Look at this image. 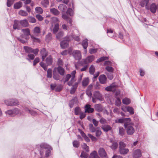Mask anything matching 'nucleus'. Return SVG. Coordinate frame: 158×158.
Masks as SVG:
<instances>
[{"mask_svg": "<svg viewBox=\"0 0 158 158\" xmlns=\"http://www.w3.org/2000/svg\"><path fill=\"white\" fill-rule=\"evenodd\" d=\"M41 149L40 152L41 156L44 155L43 151L45 152V156L46 157L49 156L51 154V150L52 149L50 145L45 143H41L40 145Z\"/></svg>", "mask_w": 158, "mask_h": 158, "instance_id": "1", "label": "nucleus"}, {"mask_svg": "<svg viewBox=\"0 0 158 158\" xmlns=\"http://www.w3.org/2000/svg\"><path fill=\"white\" fill-rule=\"evenodd\" d=\"M23 48L26 52L28 54L32 53L35 56H36L37 55L39 51V50L38 48L34 49L30 47L26 46L24 47Z\"/></svg>", "mask_w": 158, "mask_h": 158, "instance_id": "2", "label": "nucleus"}, {"mask_svg": "<svg viewBox=\"0 0 158 158\" xmlns=\"http://www.w3.org/2000/svg\"><path fill=\"white\" fill-rule=\"evenodd\" d=\"M6 104L8 106H16L19 103V102L17 100L10 99L4 101Z\"/></svg>", "mask_w": 158, "mask_h": 158, "instance_id": "3", "label": "nucleus"}, {"mask_svg": "<svg viewBox=\"0 0 158 158\" xmlns=\"http://www.w3.org/2000/svg\"><path fill=\"white\" fill-rule=\"evenodd\" d=\"M134 124L125 127L127 134L128 135H131L133 134L135 132V129L133 127Z\"/></svg>", "mask_w": 158, "mask_h": 158, "instance_id": "4", "label": "nucleus"}, {"mask_svg": "<svg viewBox=\"0 0 158 158\" xmlns=\"http://www.w3.org/2000/svg\"><path fill=\"white\" fill-rule=\"evenodd\" d=\"M72 55L76 60H79L81 59V52L79 50H75L73 51Z\"/></svg>", "mask_w": 158, "mask_h": 158, "instance_id": "5", "label": "nucleus"}, {"mask_svg": "<svg viewBox=\"0 0 158 158\" xmlns=\"http://www.w3.org/2000/svg\"><path fill=\"white\" fill-rule=\"evenodd\" d=\"M99 155L102 158H108L107 154L105 149L102 148H100L98 151Z\"/></svg>", "mask_w": 158, "mask_h": 158, "instance_id": "6", "label": "nucleus"}, {"mask_svg": "<svg viewBox=\"0 0 158 158\" xmlns=\"http://www.w3.org/2000/svg\"><path fill=\"white\" fill-rule=\"evenodd\" d=\"M117 86L115 83H113L109 86L106 87L105 89L107 91H114L116 90Z\"/></svg>", "mask_w": 158, "mask_h": 158, "instance_id": "7", "label": "nucleus"}, {"mask_svg": "<svg viewBox=\"0 0 158 158\" xmlns=\"http://www.w3.org/2000/svg\"><path fill=\"white\" fill-rule=\"evenodd\" d=\"M76 73V72L75 70L73 71L71 73V74L72 75V78L71 79L70 81L68 83V84L69 86H71L73 83L75 81V77Z\"/></svg>", "mask_w": 158, "mask_h": 158, "instance_id": "8", "label": "nucleus"}, {"mask_svg": "<svg viewBox=\"0 0 158 158\" xmlns=\"http://www.w3.org/2000/svg\"><path fill=\"white\" fill-rule=\"evenodd\" d=\"M121 109L123 111H127L129 112V113L131 114H133L134 113V109L131 107L128 106L125 108L122 107Z\"/></svg>", "mask_w": 158, "mask_h": 158, "instance_id": "9", "label": "nucleus"}, {"mask_svg": "<svg viewBox=\"0 0 158 158\" xmlns=\"http://www.w3.org/2000/svg\"><path fill=\"white\" fill-rule=\"evenodd\" d=\"M149 0H142L140 2L139 5L142 7H145L147 9H149V7L148 6V5L149 3Z\"/></svg>", "mask_w": 158, "mask_h": 158, "instance_id": "10", "label": "nucleus"}, {"mask_svg": "<svg viewBox=\"0 0 158 158\" xmlns=\"http://www.w3.org/2000/svg\"><path fill=\"white\" fill-rule=\"evenodd\" d=\"M85 113H89L93 112L94 110L93 108H91V106L87 104L85 106Z\"/></svg>", "mask_w": 158, "mask_h": 158, "instance_id": "11", "label": "nucleus"}, {"mask_svg": "<svg viewBox=\"0 0 158 158\" xmlns=\"http://www.w3.org/2000/svg\"><path fill=\"white\" fill-rule=\"evenodd\" d=\"M94 56L92 55L88 56L84 60V62L85 64L89 63L94 60Z\"/></svg>", "mask_w": 158, "mask_h": 158, "instance_id": "12", "label": "nucleus"}, {"mask_svg": "<svg viewBox=\"0 0 158 158\" xmlns=\"http://www.w3.org/2000/svg\"><path fill=\"white\" fill-rule=\"evenodd\" d=\"M124 121L123 123H124V127H126L128 126L133 125L134 124L132 123L131 122L130 118H124Z\"/></svg>", "mask_w": 158, "mask_h": 158, "instance_id": "13", "label": "nucleus"}, {"mask_svg": "<svg viewBox=\"0 0 158 158\" xmlns=\"http://www.w3.org/2000/svg\"><path fill=\"white\" fill-rule=\"evenodd\" d=\"M134 158H138L141 156V152L139 149H137L134 151L133 154Z\"/></svg>", "mask_w": 158, "mask_h": 158, "instance_id": "14", "label": "nucleus"}, {"mask_svg": "<svg viewBox=\"0 0 158 158\" xmlns=\"http://www.w3.org/2000/svg\"><path fill=\"white\" fill-rule=\"evenodd\" d=\"M107 78L104 75H101L99 77V80L100 82L102 84H105L106 82Z\"/></svg>", "mask_w": 158, "mask_h": 158, "instance_id": "15", "label": "nucleus"}, {"mask_svg": "<svg viewBox=\"0 0 158 158\" xmlns=\"http://www.w3.org/2000/svg\"><path fill=\"white\" fill-rule=\"evenodd\" d=\"M69 40H63L60 43V45L61 48L63 49H64L67 48L69 46Z\"/></svg>", "mask_w": 158, "mask_h": 158, "instance_id": "16", "label": "nucleus"}, {"mask_svg": "<svg viewBox=\"0 0 158 158\" xmlns=\"http://www.w3.org/2000/svg\"><path fill=\"white\" fill-rule=\"evenodd\" d=\"M40 54L42 56L43 60H44L48 55V52L45 48H43L40 51Z\"/></svg>", "mask_w": 158, "mask_h": 158, "instance_id": "17", "label": "nucleus"}, {"mask_svg": "<svg viewBox=\"0 0 158 158\" xmlns=\"http://www.w3.org/2000/svg\"><path fill=\"white\" fill-rule=\"evenodd\" d=\"M19 22L21 25L23 27H28L29 26L28 22L26 19L20 20Z\"/></svg>", "mask_w": 158, "mask_h": 158, "instance_id": "18", "label": "nucleus"}, {"mask_svg": "<svg viewBox=\"0 0 158 158\" xmlns=\"http://www.w3.org/2000/svg\"><path fill=\"white\" fill-rule=\"evenodd\" d=\"M56 69L57 70L58 73L61 76H64L65 73V70L62 67L59 66L57 68H55V70Z\"/></svg>", "mask_w": 158, "mask_h": 158, "instance_id": "19", "label": "nucleus"}, {"mask_svg": "<svg viewBox=\"0 0 158 158\" xmlns=\"http://www.w3.org/2000/svg\"><path fill=\"white\" fill-rule=\"evenodd\" d=\"M20 23L19 21L15 20L14 22L13 25V28L14 30L20 29L19 23Z\"/></svg>", "mask_w": 158, "mask_h": 158, "instance_id": "20", "label": "nucleus"}, {"mask_svg": "<svg viewBox=\"0 0 158 158\" xmlns=\"http://www.w3.org/2000/svg\"><path fill=\"white\" fill-rule=\"evenodd\" d=\"M89 82V79L88 77H85L83 79L82 81V86L83 87L86 86Z\"/></svg>", "mask_w": 158, "mask_h": 158, "instance_id": "21", "label": "nucleus"}, {"mask_svg": "<svg viewBox=\"0 0 158 158\" xmlns=\"http://www.w3.org/2000/svg\"><path fill=\"white\" fill-rule=\"evenodd\" d=\"M101 128L105 132H107L111 130L112 129L111 127L109 125H103L102 127Z\"/></svg>", "mask_w": 158, "mask_h": 158, "instance_id": "22", "label": "nucleus"}, {"mask_svg": "<svg viewBox=\"0 0 158 158\" xmlns=\"http://www.w3.org/2000/svg\"><path fill=\"white\" fill-rule=\"evenodd\" d=\"M151 11L153 13H155L156 12V11L157 9V6L155 4L153 3L150 6V8H149Z\"/></svg>", "mask_w": 158, "mask_h": 158, "instance_id": "23", "label": "nucleus"}, {"mask_svg": "<svg viewBox=\"0 0 158 158\" xmlns=\"http://www.w3.org/2000/svg\"><path fill=\"white\" fill-rule=\"evenodd\" d=\"M93 97L97 99L102 100V95L98 91H96L94 93Z\"/></svg>", "mask_w": 158, "mask_h": 158, "instance_id": "24", "label": "nucleus"}, {"mask_svg": "<svg viewBox=\"0 0 158 158\" xmlns=\"http://www.w3.org/2000/svg\"><path fill=\"white\" fill-rule=\"evenodd\" d=\"M60 28L59 24L58 23H56L54 25V27L52 29L53 33L56 34Z\"/></svg>", "mask_w": 158, "mask_h": 158, "instance_id": "25", "label": "nucleus"}, {"mask_svg": "<svg viewBox=\"0 0 158 158\" xmlns=\"http://www.w3.org/2000/svg\"><path fill=\"white\" fill-rule=\"evenodd\" d=\"M95 110L99 112H101L102 110V108L100 104H96L94 106Z\"/></svg>", "mask_w": 158, "mask_h": 158, "instance_id": "26", "label": "nucleus"}, {"mask_svg": "<svg viewBox=\"0 0 158 158\" xmlns=\"http://www.w3.org/2000/svg\"><path fill=\"white\" fill-rule=\"evenodd\" d=\"M34 34L38 35L40 32V29L38 27H35L33 30Z\"/></svg>", "mask_w": 158, "mask_h": 158, "instance_id": "27", "label": "nucleus"}, {"mask_svg": "<svg viewBox=\"0 0 158 158\" xmlns=\"http://www.w3.org/2000/svg\"><path fill=\"white\" fill-rule=\"evenodd\" d=\"M89 157L90 158H100L98 156L97 153L96 151H94L91 153Z\"/></svg>", "mask_w": 158, "mask_h": 158, "instance_id": "28", "label": "nucleus"}, {"mask_svg": "<svg viewBox=\"0 0 158 158\" xmlns=\"http://www.w3.org/2000/svg\"><path fill=\"white\" fill-rule=\"evenodd\" d=\"M59 9L63 12H64L67 9V6L66 5L63 4H61L58 6Z\"/></svg>", "mask_w": 158, "mask_h": 158, "instance_id": "29", "label": "nucleus"}, {"mask_svg": "<svg viewBox=\"0 0 158 158\" xmlns=\"http://www.w3.org/2000/svg\"><path fill=\"white\" fill-rule=\"evenodd\" d=\"M22 31L26 35H31L30 31L28 28H25L22 29Z\"/></svg>", "mask_w": 158, "mask_h": 158, "instance_id": "30", "label": "nucleus"}, {"mask_svg": "<svg viewBox=\"0 0 158 158\" xmlns=\"http://www.w3.org/2000/svg\"><path fill=\"white\" fill-rule=\"evenodd\" d=\"M50 11L53 14L56 15H58L60 12L58 10L55 8H53L50 9Z\"/></svg>", "mask_w": 158, "mask_h": 158, "instance_id": "31", "label": "nucleus"}, {"mask_svg": "<svg viewBox=\"0 0 158 158\" xmlns=\"http://www.w3.org/2000/svg\"><path fill=\"white\" fill-rule=\"evenodd\" d=\"M77 100L76 98H74L71 100L69 102V106L71 108L73 107L75 102H77Z\"/></svg>", "mask_w": 158, "mask_h": 158, "instance_id": "32", "label": "nucleus"}, {"mask_svg": "<svg viewBox=\"0 0 158 158\" xmlns=\"http://www.w3.org/2000/svg\"><path fill=\"white\" fill-rule=\"evenodd\" d=\"M129 152V150L127 148H124L120 149L119 150V152L121 154H126Z\"/></svg>", "mask_w": 158, "mask_h": 158, "instance_id": "33", "label": "nucleus"}, {"mask_svg": "<svg viewBox=\"0 0 158 158\" xmlns=\"http://www.w3.org/2000/svg\"><path fill=\"white\" fill-rule=\"evenodd\" d=\"M35 55L32 54H28L27 55L28 58H27L26 59L28 60L29 61H31L30 60H33L35 57Z\"/></svg>", "mask_w": 158, "mask_h": 158, "instance_id": "34", "label": "nucleus"}, {"mask_svg": "<svg viewBox=\"0 0 158 158\" xmlns=\"http://www.w3.org/2000/svg\"><path fill=\"white\" fill-rule=\"evenodd\" d=\"M22 3L21 2H19L14 5V8L16 9H19L22 6Z\"/></svg>", "mask_w": 158, "mask_h": 158, "instance_id": "35", "label": "nucleus"}, {"mask_svg": "<svg viewBox=\"0 0 158 158\" xmlns=\"http://www.w3.org/2000/svg\"><path fill=\"white\" fill-rule=\"evenodd\" d=\"M19 14L22 16H27L28 15L27 13L25 11L20 10L19 12Z\"/></svg>", "mask_w": 158, "mask_h": 158, "instance_id": "36", "label": "nucleus"}, {"mask_svg": "<svg viewBox=\"0 0 158 158\" xmlns=\"http://www.w3.org/2000/svg\"><path fill=\"white\" fill-rule=\"evenodd\" d=\"M82 112L79 107H76L74 109L75 114L76 115H79Z\"/></svg>", "mask_w": 158, "mask_h": 158, "instance_id": "37", "label": "nucleus"}, {"mask_svg": "<svg viewBox=\"0 0 158 158\" xmlns=\"http://www.w3.org/2000/svg\"><path fill=\"white\" fill-rule=\"evenodd\" d=\"M46 62L48 65L51 64L52 63V59L51 56H49L46 59Z\"/></svg>", "mask_w": 158, "mask_h": 158, "instance_id": "38", "label": "nucleus"}, {"mask_svg": "<svg viewBox=\"0 0 158 158\" xmlns=\"http://www.w3.org/2000/svg\"><path fill=\"white\" fill-rule=\"evenodd\" d=\"M122 102L124 104L128 105L130 103L131 101L129 98H125L123 99Z\"/></svg>", "mask_w": 158, "mask_h": 158, "instance_id": "39", "label": "nucleus"}, {"mask_svg": "<svg viewBox=\"0 0 158 158\" xmlns=\"http://www.w3.org/2000/svg\"><path fill=\"white\" fill-rule=\"evenodd\" d=\"M73 11L71 8H68L67 12L66 14L70 16H72L73 15Z\"/></svg>", "mask_w": 158, "mask_h": 158, "instance_id": "40", "label": "nucleus"}, {"mask_svg": "<svg viewBox=\"0 0 158 158\" xmlns=\"http://www.w3.org/2000/svg\"><path fill=\"white\" fill-rule=\"evenodd\" d=\"M35 10L37 13L42 14L43 12L42 9L40 7H37L35 8Z\"/></svg>", "mask_w": 158, "mask_h": 158, "instance_id": "41", "label": "nucleus"}, {"mask_svg": "<svg viewBox=\"0 0 158 158\" xmlns=\"http://www.w3.org/2000/svg\"><path fill=\"white\" fill-rule=\"evenodd\" d=\"M95 71V68L93 65H91L89 68V73L91 74H94Z\"/></svg>", "mask_w": 158, "mask_h": 158, "instance_id": "42", "label": "nucleus"}, {"mask_svg": "<svg viewBox=\"0 0 158 158\" xmlns=\"http://www.w3.org/2000/svg\"><path fill=\"white\" fill-rule=\"evenodd\" d=\"M81 45L84 48H87L88 45V42L86 40H83Z\"/></svg>", "mask_w": 158, "mask_h": 158, "instance_id": "43", "label": "nucleus"}, {"mask_svg": "<svg viewBox=\"0 0 158 158\" xmlns=\"http://www.w3.org/2000/svg\"><path fill=\"white\" fill-rule=\"evenodd\" d=\"M73 146L75 148L79 147L80 145L79 142L77 140H74L73 142Z\"/></svg>", "mask_w": 158, "mask_h": 158, "instance_id": "44", "label": "nucleus"}, {"mask_svg": "<svg viewBox=\"0 0 158 158\" xmlns=\"http://www.w3.org/2000/svg\"><path fill=\"white\" fill-rule=\"evenodd\" d=\"M107 59H108V58L106 56H103L98 59L97 60L96 62L97 63H99L100 62L107 60Z\"/></svg>", "mask_w": 158, "mask_h": 158, "instance_id": "45", "label": "nucleus"}, {"mask_svg": "<svg viewBox=\"0 0 158 158\" xmlns=\"http://www.w3.org/2000/svg\"><path fill=\"white\" fill-rule=\"evenodd\" d=\"M115 104L118 106H120L121 104L120 99L118 98H116V99L115 101Z\"/></svg>", "mask_w": 158, "mask_h": 158, "instance_id": "46", "label": "nucleus"}, {"mask_svg": "<svg viewBox=\"0 0 158 158\" xmlns=\"http://www.w3.org/2000/svg\"><path fill=\"white\" fill-rule=\"evenodd\" d=\"M49 3L48 0H44L41 2L42 5L44 7H46L49 4Z\"/></svg>", "mask_w": 158, "mask_h": 158, "instance_id": "47", "label": "nucleus"}, {"mask_svg": "<svg viewBox=\"0 0 158 158\" xmlns=\"http://www.w3.org/2000/svg\"><path fill=\"white\" fill-rule=\"evenodd\" d=\"M52 70L51 69H49L47 71V77L48 78H51L52 76Z\"/></svg>", "mask_w": 158, "mask_h": 158, "instance_id": "48", "label": "nucleus"}, {"mask_svg": "<svg viewBox=\"0 0 158 158\" xmlns=\"http://www.w3.org/2000/svg\"><path fill=\"white\" fill-rule=\"evenodd\" d=\"M64 33L63 31H60L57 34L56 37L57 39H59L63 37L64 35Z\"/></svg>", "mask_w": 158, "mask_h": 158, "instance_id": "49", "label": "nucleus"}, {"mask_svg": "<svg viewBox=\"0 0 158 158\" xmlns=\"http://www.w3.org/2000/svg\"><path fill=\"white\" fill-rule=\"evenodd\" d=\"M82 148L85 150L87 152L89 151V148L88 146H87L86 144L84 143L82 145Z\"/></svg>", "mask_w": 158, "mask_h": 158, "instance_id": "50", "label": "nucleus"}, {"mask_svg": "<svg viewBox=\"0 0 158 158\" xmlns=\"http://www.w3.org/2000/svg\"><path fill=\"white\" fill-rule=\"evenodd\" d=\"M125 131L123 128L122 127H119V134L121 136L123 135L124 134Z\"/></svg>", "mask_w": 158, "mask_h": 158, "instance_id": "51", "label": "nucleus"}, {"mask_svg": "<svg viewBox=\"0 0 158 158\" xmlns=\"http://www.w3.org/2000/svg\"><path fill=\"white\" fill-rule=\"evenodd\" d=\"M88 135L91 139L92 141H96L97 140V139L96 137L91 134H88Z\"/></svg>", "mask_w": 158, "mask_h": 158, "instance_id": "52", "label": "nucleus"}, {"mask_svg": "<svg viewBox=\"0 0 158 158\" xmlns=\"http://www.w3.org/2000/svg\"><path fill=\"white\" fill-rule=\"evenodd\" d=\"M114 31L111 29H108L107 30V34L108 36L110 37H112L113 36V35H110V34H113Z\"/></svg>", "mask_w": 158, "mask_h": 158, "instance_id": "53", "label": "nucleus"}, {"mask_svg": "<svg viewBox=\"0 0 158 158\" xmlns=\"http://www.w3.org/2000/svg\"><path fill=\"white\" fill-rule=\"evenodd\" d=\"M88 155L84 152H82L80 155V157L82 158H87Z\"/></svg>", "mask_w": 158, "mask_h": 158, "instance_id": "54", "label": "nucleus"}, {"mask_svg": "<svg viewBox=\"0 0 158 158\" xmlns=\"http://www.w3.org/2000/svg\"><path fill=\"white\" fill-rule=\"evenodd\" d=\"M124 120V118L117 119L115 120V122L116 123H123Z\"/></svg>", "mask_w": 158, "mask_h": 158, "instance_id": "55", "label": "nucleus"}, {"mask_svg": "<svg viewBox=\"0 0 158 158\" xmlns=\"http://www.w3.org/2000/svg\"><path fill=\"white\" fill-rule=\"evenodd\" d=\"M118 147V143L116 142L113 143L111 146H110L111 148L113 149H116Z\"/></svg>", "mask_w": 158, "mask_h": 158, "instance_id": "56", "label": "nucleus"}, {"mask_svg": "<svg viewBox=\"0 0 158 158\" xmlns=\"http://www.w3.org/2000/svg\"><path fill=\"white\" fill-rule=\"evenodd\" d=\"M95 132V135L97 137H99L102 133V131L100 130H96Z\"/></svg>", "mask_w": 158, "mask_h": 158, "instance_id": "57", "label": "nucleus"}, {"mask_svg": "<svg viewBox=\"0 0 158 158\" xmlns=\"http://www.w3.org/2000/svg\"><path fill=\"white\" fill-rule=\"evenodd\" d=\"M70 78H72V75L69 74H67L66 76L64 83L68 81Z\"/></svg>", "mask_w": 158, "mask_h": 158, "instance_id": "58", "label": "nucleus"}, {"mask_svg": "<svg viewBox=\"0 0 158 158\" xmlns=\"http://www.w3.org/2000/svg\"><path fill=\"white\" fill-rule=\"evenodd\" d=\"M14 115L20 114V111L17 108H15L13 109Z\"/></svg>", "mask_w": 158, "mask_h": 158, "instance_id": "59", "label": "nucleus"}, {"mask_svg": "<svg viewBox=\"0 0 158 158\" xmlns=\"http://www.w3.org/2000/svg\"><path fill=\"white\" fill-rule=\"evenodd\" d=\"M15 0H7V5L8 7H10L13 4Z\"/></svg>", "mask_w": 158, "mask_h": 158, "instance_id": "60", "label": "nucleus"}, {"mask_svg": "<svg viewBox=\"0 0 158 158\" xmlns=\"http://www.w3.org/2000/svg\"><path fill=\"white\" fill-rule=\"evenodd\" d=\"M97 48H91L89 50V52L90 54H94L97 52Z\"/></svg>", "mask_w": 158, "mask_h": 158, "instance_id": "61", "label": "nucleus"}, {"mask_svg": "<svg viewBox=\"0 0 158 158\" xmlns=\"http://www.w3.org/2000/svg\"><path fill=\"white\" fill-rule=\"evenodd\" d=\"M99 122L102 124H105L106 123V120L103 117H101L99 120Z\"/></svg>", "mask_w": 158, "mask_h": 158, "instance_id": "62", "label": "nucleus"}, {"mask_svg": "<svg viewBox=\"0 0 158 158\" xmlns=\"http://www.w3.org/2000/svg\"><path fill=\"white\" fill-rule=\"evenodd\" d=\"M106 69L109 72H113L114 70L113 68L110 66H107L106 67Z\"/></svg>", "mask_w": 158, "mask_h": 158, "instance_id": "63", "label": "nucleus"}, {"mask_svg": "<svg viewBox=\"0 0 158 158\" xmlns=\"http://www.w3.org/2000/svg\"><path fill=\"white\" fill-rule=\"evenodd\" d=\"M35 17L39 21H42L43 19V17L40 15H35Z\"/></svg>", "mask_w": 158, "mask_h": 158, "instance_id": "64", "label": "nucleus"}]
</instances>
